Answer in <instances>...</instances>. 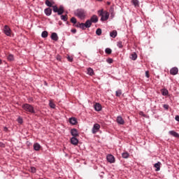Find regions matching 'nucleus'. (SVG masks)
<instances>
[{
  "mask_svg": "<svg viewBox=\"0 0 179 179\" xmlns=\"http://www.w3.org/2000/svg\"><path fill=\"white\" fill-rule=\"evenodd\" d=\"M22 108L24 111V113H30V114H36V110H34V107L29 103H24L22 105Z\"/></svg>",
  "mask_w": 179,
  "mask_h": 179,
  "instance_id": "nucleus-1",
  "label": "nucleus"
},
{
  "mask_svg": "<svg viewBox=\"0 0 179 179\" xmlns=\"http://www.w3.org/2000/svg\"><path fill=\"white\" fill-rule=\"evenodd\" d=\"M99 16H101V22H106V20H108V17H110V13L105 10L103 9L99 10L97 11Z\"/></svg>",
  "mask_w": 179,
  "mask_h": 179,
  "instance_id": "nucleus-2",
  "label": "nucleus"
},
{
  "mask_svg": "<svg viewBox=\"0 0 179 179\" xmlns=\"http://www.w3.org/2000/svg\"><path fill=\"white\" fill-rule=\"evenodd\" d=\"M74 15L81 20H83L86 17V10L83 8H78L74 11Z\"/></svg>",
  "mask_w": 179,
  "mask_h": 179,
  "instance_id": "nucleus-3",
  "label": "nucleus"
},
{
  "mask_svg": "<svg viewBox=\"0 0 179 179\" xmlns=\"http://www.w3.org/2000/svg\"><path fill=\"white\" fill-rule=\"evenodd\" d=\"M3 33L8 37H10V36L12 34V29H10V27H9V26L5 25L3 27Z\"/></svg>",
  "mask_w": 179,
  "mask_h": 179,
  "instance_id": "nucleus-4",
  "label": "nucleus"
},
{
  "mask_svg": "<svg viewBox=\"0 0 179 179\" xmlns=\"http://www.w3.org/2000/svg\"><path fill=\"white\" fill-rule=\"evenodd\" d=\"M106 159L107 162H108V163H110L111 164H113V163H115V157L111 154H109L106 156Z\"/></svg>",
  "mask_w": 179,
  "mask_h": 179,
  "instance_id": "nucleus-5",
  "label": "nucleus"
},
{
  "mask_svg": "<svg viewBox=\"0 0 179 179\" xmlns=\"http://www.w3.org/2000/svg\"><path fill=\"white\" fill-rule=\"evenodd\" d=\"M99 130H100V124L96 123L94 124L92 127V133L94 134H97V132H99Z\"/></svg>",
  "mask_w": 179,
  "mask_h": 179,
  "instance_id": "nucleus-6",
  "label": "nucleus"
},
{
  "mask_svg": "<svg viewBox=\"0 0 179 179\" xmlns=\"http://www.w3.org/2000/svg\"><path fill=\"white\" fill-rule=\"evenodd\" d=\"M70 134L71 136H73V137L79 136V131H78V129L75 128L71 129Z\"/></svg>",
  "mask_w": 179,
  "mask_h": 179,
  "instance_id": "nucleus-7",
  "label": "nucleus"
},
{
  "mask_svg": "<svg viewBox=\"0 0 179 179\" xmlns=\"http://www.w3.org/2000/svg\"><path fill=\"white\" fill-rule=\"evenodd\" d=\"M170 75H173V76L178 73V68L173 67L170 69Z\"/></svg>",
  "mask_w": 179,
  "mask_h": 179,
  "instance_id": "nucleus-8",
  "label": "nucleus"
},
{
  "mask_svg": "<svg viewBox=\"0 0 179 179\" xmlns=\"http://www.w3.org/2000/svg\"><path fill=\"white\" fill-rule=\"evenodd\" d=\"M116 121L119 125H124L125 124V120H124L122 116H117Z\"/></svg>",
  "mask_w": 179,
  "mask_h": 179,
  "instance_id": "nucleus-9",
  "label": "nucleus"
},
{
  "mask_svg": "<svg viewBox=\"0 0 179 179\" xmlns=\"http://www.w3.org/2000/svg\"><path fill=\"white\" fill-rule=\"evenodd\" d=\"M70 142H71V145L76 146L78 145V143H79V140L76 137H72L70 139Z\"/></svg>",
  "mask_w": 179,
  "mask_h": 179,
  "instance_id": "nucleus-10",
  "label": "nucleus"
},
{
  "mask_svg": "<svg viewBox=\"0 0 179 179\" xmlns=\"http://www.w3.org/2000/svg\"><path fill=\"white\" fill-rule=\"evenodd\" d=\"M44 13L46 16H51L52 9H51V8H47L44 10Z\"/></svg>",
  "mask_w": 179,
  "mask_h": 179,
  "instance_id": "nucleus-11",
  "label": "nucleus"
},
{
  "mask_svg": "<svg viewBox=\"0 0 179 179\" xmlns=\"http://www.w3.org/2000/svg\"><path fill=\"white\" fill-rule=\"evenodd\" d=\"M90 21L91 23H97V22H99V17H97V15H94L91 17Z\"/></svg>",
  "mask_w": 179,
  "mask_h": 179,
  "instance_id": "nucleus-12",
  "label": "nucleus"
},
{
  "mask_svg": "<svg viewBox=\"0 0 179 179\" xmlns=\"http://www.w3.org/2000/svg\"><path fill=\"white\" fill-rule=\"evenodd\" d=\"M75 27H78L79 29H82V30H86V27L85 26V23L82 22H78L76 25Z\"/></svg>",
  "mask_w": 179,
  "mask_h": 179,
  "instance_id": "nucleus-13",
  "label": "nucleus"
},
{
  "mask_svg": "<svg viewBox=\"0 0 179 179\" xmlns=\"http://www.w3.org/2000/svg\"><path fill=\"white\" fill-rule=\"evenodd\" d=\"M50 38L53 40V41H58V34L55 32L52 33Z\"/></svg>",
  "mask_w": 179,
  "mask_h": 179,
  "instance_id": "nucleus-14",
  "label": "nucleus"
},
{
  "mask_svg": "<svg viewBox=\"0 0 179 179\" xmlns=\"http://www.w3.org/2000/svg\"><path fill=\"white\" fill-rule=\"evenodd\" d=\"M69 122L71 124V125H76V124H78V120L76 117H70Z\"/></svg>",
  "mask_w": 179,
  "mask_h": 179,
  "instance_id": "nucleus-15",
  "label": "nucleus"
},
{
  "mask_svg": "<svg viewBox=\"0 0 179 179\" xmlns=\"http://www.w3.org/2000/svg\"><path fill=\"white\" fill-rule=\"evenodd\" d=\"M94 108L95 111H101V108H102L101 104H100L99 103H95Z\"/></svg>",
  "mask_w": 179,
  "mask_h": 179,
  "instance_id": "nucleus-16",
  "label": "nucleus"
},
{
  "mask_svg": "<svg viewBox=\"0 0 179 179\" xmlns=\"http://www.w3.org/2000/svg\"><path fill=\"white\" fill-rule=\"evenodd\" d=\"M41 148V145L38 143H34V150H36V152H38L40 149Z\"/></svg>",
  "mask_w": 179,
  "mask_h": 179,
  "instance_id": "nucleus-17",
  "label": "nucleus"
},
{
  "mask_svg": "<svg viewBox=\"0 0 179 179\" xmlns=\"http://www.w3.org/2000/svg\"><path fill=\"white\" fill-rule=\"evenodd\" d=\"M169 135H171L172 136H173L174 138H179V134L177 133L175 131H169Z\"/></svg>",
  "mask_w": 179,
  "mask_h": 179,
  "instance_id": "nucleus-18",
  "label": "nucleus"
},
{
  "mask_svg": "<svg viewBox=\"0 0 179 179\" xmlns=\"http://www.w3.org/2000/svg\"><path fill=\"white\" fill-rule=\"evenodd\" d=\"M87 75H90V76H93L94 75V71L93 69L89 67L87 70Z\"/></svg>",
  "mask_w": 179,
  "mask_h": 179,
  "instance_id": "nucleus-19",
  "label": "nucleus"
},
{
  "mask_svg": "<svg viewBox=\"0 0 179 179\" xmlns=\"http://www.w3.org/2000/svg\"><path fill=\"white\" fill-rule=\"evenodd\" d=\"M160 166H162V162H158L157 163L155 164L154 167H155V171H160Z\"/></svg>",
  "mask_w": 179,
  "mask_h": 179,
  "instance_id": "nucleus-20",
  "label": "nucleus"
},
{
  "mask_svg": "<svg viewBox=\"0 0 179 179\" xmlns=\"http://www.w3.org/2000/svg\"><path fill=\"white\" fill-rule=\"evenodd\" d=\"M85 29H89L92 26V22L90 20H87L85 23H84Z\"/></svg>",
  "mask_w": 179,
  "mask_h": 179,
  "instance_id": "nucleus-21",
  "label": "nucleus"
},
{
  "mask_svg": "<svg viewBox=\"0 0 179 179\" xmlns=\"http://www.w3.org/2000/svg\"><path fill=\"white\" fill-rule=\"evenodd\" d=\"M131 59H132L133 61H136V59H138V55H136V52H133L131 55L130 57Z\"/></svg>",
  "mask_w": 179,
  "mask_h": 179,
  "instance_id": "nucleus-22",
  "label": "nucleus"
},
{
  "mask_svg": "<svg viewBox=\"0 0 179 179\" xmlns=\"http://www.w3.org/2000/svg\"><path fill=\"white\" fill-rule=\"evenodd\" d=\"M117 32L116 30H113L110 33V36L112 38H115L117 37Z\"/></svg>",
  "mask_w": 179,
  "mask_h": 179,
  "instance_id": "nucleus-23",
  "label": "nucleus"
},
{
  "mask_svg": "<svg viewBox=\"0 0 179 179\" xmlns=\"http://www.w3.org/2000/svg\"><path fill=\"white\" fill-rule=\"evenodd\" d=\"M62 13H64V6H60L59 9L57 10V14L59 15H62Z\"/></svg>",
  "mask_w": 179,
  "mask_h": 179,
  "instance_id": "nucleus-24",
  "label": "nucleus"
},
{
  "mask_svg": "<svg viewBox=\"0 0 179 179\" xmlns=\"http://www.w3.org/2000/svg\"><path fill=\"white\" fill-rule=\"evenodd\" d=\"M7 59H8V61H10V62L15 61V56L12 54H10L7 57Z\"/></svg>",
  "mask_w": 179,
  "mask_h": 179,
  "instance_id": "nucleus-25",
  "label": "nucleus"
},
{
  "mask_svg": "<svg viewBox=\"0 0 179 179\" xmlns=\"http://www.w3.org/2000/svg\"><path fill=\"white\" fill-rule=\"evenodd\" d=\"M41 37L43 38H47V37H48V32L47 31H43L41 34Z\"/></svg>",
  "mask_w": 179,
  "mask_h": 179,
  "instance_id": "nucleus-26",
  "label": "nucleus"
},
{
  "mask_svg": "<svg viewBox=\"0 0 179 179\" xmlns=\"http://www.w3.org/2000/svg\"><path fill=\"white\" fill-rule=\"evenodd\" d=\"M162 96H167V94H169V90L167 89H162Z\"/></svg>",
  "mask_w": 179,
  "mask_h": 179,
  "instance_id": "nucleus-27",
  "label": "nucleus"
},
{
  "mask_svg": "<svg viewBox=\"0 0 179 179\" xmlns=\"http://www.w3.org/2000/svg\"><path fill=\"white\" fill-rule=\"evenodd\" d=\"M121 94H122V91L121 90H117L116 92H115V96L116 97H120L121 96Z\"/></svg>",
  "mask_w": 179,
  "mask_h": 179,
  "instance_id": "nucleus-28",
  "label": "nucleus"
},
{
  "mask_svg": "<svg viewBox=\"0 0 179 179\" xmlns=\"http://www.w3.org/2000/svg\"><path fill=\"white\" fill-rule=\"evenodd\" d=\"M122 157L123 159H128V157H129V153H128L127 152H123L122 154Z\"/></svg>",
  "mask_w": 179,
  "mask_h": 179,
  "instance_id": "nucleus-29",
  "label": "nucleus"
},
{
  "mask_svg": "<svg viewBox=\"0 0 179 179\" xmlns=\"http://www.w3.org/2000/svg\"><path fill=\"white\" fill-rule=\"evenodd\" d=\"M45 5H47L48 6V8H52V3H51V1H50V0H46L45 1Z\"/></svg>",
  "mask_w": 179,
  "mask_h": 179,
  "instance_id": "nucleus-30",
  "label": "nucleus"
},
{
  "mask_svg": "<svg viewBox=\"0 0 179 179\" xmlns=\"http://www.w3.org/2000/svg\"><path fill=\"white\" fill-rule=\"evenodd\" d=\"M105 52H106V54H108V55H110V54H111L113 52V50H111V48H107L105 50Z\"/></svg>",
  "mask_w": 179,
  "mask_h": 179,
  "instance_id": "nucleus-31",
  "label": "nucleus"
},
{
  "mask_svg": "<svg viewBox=\"0 0 179 179\" xmlns=\"http://www.w3.org/2000/svg\"><path fill=\"white\" fill-rule=\"evenodd\" d=\"M68 15H61V20H63V22H66V20H68V17H67Z\"/></svg>",
  "mask_w": 179,
  "mask_h": 179,
  "instance_id": "nucleus-32",
  "label": "nucleus"
},
{
  "mask_svg": "<svg viewBox=\"0 0 179 179\" xmlns=\"http://www.w3.org/2000/svg\"><path fill=\"white\" fill-rule=\"evenodd\" d=\"M96 36H101V29L98 28L96 31Z\"/></svg>",
  "mask_w": 179,
  "mask_h": 179,
  "instance_id": "nucleus-33",
  "label": "nucleus"
},
{
  "mask_svg": "<svg viewBox=\"0 0 179 179\" xmlns=\"http://www.w3.org/2000/svg\"><path fill=\"white\" fill-rule=\"evenodd\" d=\"M133 2V5H134V6H138L139 5V1L138 0H132Z\"/></svg>",
  "mask_w": 179,
  "mask_h": 179,
  "instance_id": "nucleus-34",
  "label": "nucleus"
},
{
  "mask_svg": "<svg viewBox=\"0 0 179 179\" xmlns=\"http://www.w3.org/2000/svg\"><path fill=\"white\" fill-rule=\"evenodd\" d=\"M71 23H73V24H76V23H77V20H76V19L75 18V17H73L71 18Z\"/></svg>",
  "mask_w": 179,
  "mask_h": 179,
  "instance_id": "nucleus-35",
  "label": "nucleus"
},
{
  "mask_svg": "<svg viewBox=\"0 0 179 179\" xmlns=\"http://www.w3.org/2000/svg\"><path fill=\"white\" fill-rule=\"evenodd\" d=\"M30 171H31V173H36V171H37V169H36V167L31 166V167L30 168Z\"/></svg>",
  "mask_w": 179,
  "mask_h": 179,
  "instance_id": "nucleus-36",
  "label": "nucleus"
},
{
  "mask_svg": "<svg viewBox=\"0 0 179 179\" xmlns=\"http://www.w3.org/2000/svg\"><path fill=\"white\" fill-rule=\"evenodd\" d=\"M52 8H53V12H55V13H57V12H58V6H52Z\"/></svg>",
  "mask_w": 179,
  "mask_h": 179,
  "instance_id": "nucleus-37",
  "label": "nucleus"
},
{
  "mask_svg": "<svg viewBox=\"0 0 179 179\" xmlns=\"http://www.w3.org/2000/svg\"><path fill=\"white\" fill-rule=\"evenodd\" d=\"M117 46L118 47V48H122V41L117 42Z\"/></svg>",
  "mask_w": 179,
  "mask_h": 179,
  "instance_id": "nucleus-38",
  "label": "nucleus"
},
{
  "mask_svg": "<svg viewBox=\"0 0 179 179\" xmlns=\"http://www.w3.org/2000/svg\"><path fill=\"white\" fill-rule=\"evenodd\" d=\"M49 106H50V108H55V103H54L51 101L49 103Z\"/></svg>",
  "mask_w": 179,
  "mask_h": 179,
  "instance_id": "nucleus-39",
  "label": "nucleus"
},
{
  "mask_svg": "<svg viewBox=\"0 0 179 179\" xmlns=\"http://www.w3.org/2000/svg\"><path fill=\"white\" fill-rule=\"evenodd\" d=\"M67 59H68L69 62H73V57H72L71 56H68Z\"/></svg>",
  "mask_w": 179,
  "mask_h": 179,
  "instance_id": "nucleus-40",
  "label": "nucleus"
},
{
  "mask_svg": "<svg viewBox=\"0 0 179 179\" xmlns=\"http://www.w3.org/2000/svg\"><path fill=\"white\" fill-rule=\"evenodd\" d=\"M17 122L19 124H23V119L22 117H19L17 119Z\"/></svg>",
  "mask_w": 179,
  "mask_h": 179,
  "instance_id": "nucleus-41",
  "label": "nucleus"
},
{
  "mask_svg": "<svg viewBox=\"0 0 179 179\" xmlns=\"http://www.w3.org/2000/svg\"><path fill=\"white\" fill-rule=\"evenodd\" d=\"M106 62H108V64H113V60L111 58H108L106 59Z\"/></svg>",
  "mask_w": 179,
  "mask_h": 179,
  "instance_id": "nucleus-42",
  "label": "nucleus"
},
{
  "mask_svg": "<svg viewBox=\"0 0 179 179\" xmlns=\"http://www.w3.org/2000/svg\"><path fill=\"white\" fill-rule=\"evenodd\" d=\"M27 100H28V103H33L34 99H33V97H29L27 99Z\"/></svg>",
  "mask_w": 179,
  "mask_h": 179,
  "instance_id": "nucleus-43",
  "label": "nucleus"
},
{
  "mask_svg": "<svg viewBox=\"0 0 179 179\" xmlns=\"http://www.w3.org/2000/svg\"><path fill=\"white\" fill-rule=\"evenodd\" d=\"M163 108H164L165 110H169V105H168V104H164V105H163Z\"/></svg>",
  "mask_w": 179,
  "mask_h": 179,
  "instance_id": "nucleus-44",
  "label": "nucleus"
},
{
  "mask_svg": "<svg viewBox=\"0 0 179 179\" xmlns=\"http://www.w3.org/2000/svg\"><path fill=\"white\" fill-rule=\"evenodd\" d=\"M145 76H146L148 78H150L149 71H145Z\"/></svg>",
  "mask_w": 179,
  "mask_h": 179,
  "instance_id": "nucleus-45",
  "label": "nucleus"
},
{
  "mask_svg": "<svg viewBox=\"0 0 179 179\" xmlns=\"http://www.w3.org/2000/svg\"><path fill=\"white\" fill-rule=\"evenodd\" d=\"M71 33L75 34L76 33V29H71Z\"/></svg>",
  "mask_w": 179,
  "mask_h": 179,
  "instance_id": "nucleus-46",
  "label": "nucleus"
},
{
  "mask_svg": "<svg viewBox=\"0 0 179 179\" xmlns=\"http://www.w3.org/2000/svg\"><path fill=\"white\" fill-rule=\"evenodd\" d=\"M175 120H176V121H178L179 122V115H176L175 117Z\"/></svg>",
  "mask_w": 179,
  "mask_h": 179,
  "instance_id": "nucleus-47",
  "label": "nucleus"
},
{
  "mask_svg": "<svg viewBox=\"0 0 179 179\" xmlns=\"http://www.w3.org/2000/svg\"><path fill=\"white\" fill-rule=\"evenodd\" d=\"M0 146L1 148H5V144L3 143H2V142H0Z\"/></svg>",
  "mask_w": 179,
  "mask_h": 179,
  "instance_id": "nucleus-48",
  "label": "nucleus"
},
{
  "mask_svg": "<svg viewBox=\"0 0 179 179\" xmlns=\"http://www.w3.org/2000/svg\"><path fill=\"white\" fill-rule=\"evenodd\" d=\"M3 131H5V132H8V127H5L3 128Z\"/></svg>",
  "mask_w": 179,
  "mask_h": 179,
  "instance_id": "nucleus-49",
  "label": "nucleus"
},
{
  "mask_svg": "<svg viewBox=\"0 0 179 179\" xmlns=\"http://www.w3.org/2000/svg\"><path fill=\"white\" fill-rule=\"evenodd\" d=\"M0 65H2V59H0Z\"/></svg>",
  "mask_w": 179,
  "mask_h": 179,
  "instance_id": "nucleus-50",
  "label": "nucleus"
},
{
  "mask_svg": "<svg viewBox=\"0 0 179 179\" xmlns=\"http://www.w3.org/2000/svg\"><path fill=\"white\" fill-rule=\"evenodd\" d=\"M96 1H98L99 2L103 1V0H96Z\"/></svg>",
  "mask_w": 179,
  "mask_h": 179,
  "instance_id": "nucleus-51",
  "label": "nucleus"
},
{
  "mask_svg": "<svg viewBox=\"0 0 179 179\" xmlns=\"http://www.w3.org/2000/svg\"><path fill=\"white\" fill-rule=\"evenodd\" d=\"M66 24H69V22H66Z\"/></svg>",
  "mask_w": 179,
  "mask_h": 179,
  "instance_id": "nucleus-52",
  "label": "nucleus"
},
{
  "mask_svg": "<svg viewBox=\"0 0 179 179\" xmlns=\"http://www.w3.org/2000/svg\"><path fill=\"white\" fill-rule=\"evenodd\" d=\"M45 85L47 86V85H48V84H47V82H45Z\"/></svg>",
  "mask_w": 179,
  "mask_h": 179,
  "instance_id": "nucleus-53",
  "label": "nucleus"
},
{
  "mask_svg": "<svg viewBox=\"0 0 179 179\" xmlns=\"http://www.w3.org/2000/svg\"><path fill=\"white\" fill-rule=\"evenodd\" d=\"M108 5H110V2H108Z\"/></svg>",
  "mask_w": 179,
  "mask_h": 179,
  "instance_id": "nucleus-54",
  "label": "nucleus"
}]
</instances>
